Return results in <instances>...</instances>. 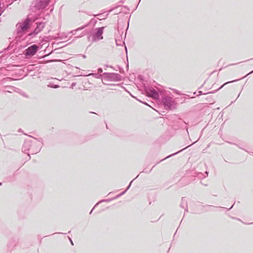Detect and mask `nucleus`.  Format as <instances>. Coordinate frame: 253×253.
Here are the masks:
<instances>
[{"mask_svg":"<svg viewBox=\"0 0 253 253\" xmlns=\"http://www.w3.org/2000/svg\"><path fill=\"white\" fill-rule=\"evenodd\" d=\"M42 142L41 140L33 137H30L26 139L22 147L23 152H28V156L30 154H34L38 153L42 147Z\"/></svg>","mask_w":253,"mask_h":253,"instance_id":"obj_1","label":"nucleus"},{"mask_svg":"<svg viewBox=\"0 0 253 253\" xmlns=\"http://www.w3.org/2000/svg\"><path fill=\"white\" fill-rule=\"evenodd\" d=\"M31 20L29 18L26 19L23 21L16 24V33L17 35L21 36L25 34L30 27Z\"/></svg>","mask_w":253,"mask_h":253,"instance_id":"obj_2","label":"nucleus"},{"mask_svg":"<svg viewBox=\"0 0 253 253\" xmlns=\"http://www.w3.org/2000/svg\"><path fill=\"white\" fill-rule=\"evenodd\" d=\"M162 102L166 109H172L176 107V103L171 96H164L162 98Z\"/></svg>","mask_w":253,"mask_h":253,"instance_id":"obj_3","label":"nucleus"},{"mask_svg":"<svg viewBox=\"0 0 253 253\" xmlns=\"http://www.w3.org/2000/svg\"><path fill=\"white\" fill-rule=\"evenodd\" d=\"M102 80L105 82H118L121 80V76L117 73H105L102 74Z\"/></svg>","mask_w":253,"mask_h":253,"instance_id":"obj_4","label":"nucleus"},{"mask_svg":"<svg viewBox=\"0 0 253 253\" xmlns=\"http://www.w3.org/2000/svg\"><path fill=\"white\" fill-rule=\"evenodd\" d=\"M104 29V27L97 28L94 29V33L92 34V37L93 39V41H98L103 39V37L102 36L103 33V30Z\"/></svg>","mask_w":253,"mask_h":253,"instance_id":"obj_5","label":"nucleus"},{"mask_svg":"<svg viewBox=\"0 0 253 253\" xmlns=\"http://www.w3.org/2000/svg\"><path fill=\"white\" fill-rule=\"evenodd\" d=\"M38 46L36 44H33L25 50V55L26 56H33L37 52Z\"/></svg>","mask_w":253,"mask_h":253,"instance_id":"obj_6","label":"nucleus"},{"mask_svg":"<svg viewBox=\"0 0 253 253\" xmlns=\"http://www.w3.org/2000/svg\"><path fill=\"white\" fill-rule=\"evenodd\" d=\"M50 0H37L35 7L38 9H43L48 4Z\"/></svg>","mask_w":253,"mask_h":253,"instance_id":"obj_7","label":"nucleus"},{"mask_svg":"<svg viewBox=\"0 0 253 253\" xmlns=\"http://www.w3.org/2000/svg\"><path fill=\"white\" fill-rule=\"evenodd\" d=\"M147 95L152 97L153 99H158L159 97L158 92L153 88H148L146 90Z\"/></svg>","mask_w":253,"mask_h":253,"instance_id":"obj_8","label":"nucleus"},{"mask_svg":"<svg viewBox=\"0 0 253 253\" xmlns=\"http://www.w3.org/2000/svg\"><path fill=\"white\" fill-rule=\"evenodd\" d=\"M44 23L42 22L37 23V27L34 30L33 33L30 34V36L32 35H36L40 33L44 27Z\"/></svg>","mask_w":253,"mask_h":253,"instance_id":"obj_9","label":"nucleus"},{"mask_svg":"<svg viewBox=\"0 0 253 253\" xmlns=\"http://www.w3.org/2000/svg\"><path fill=\"white\" fill-rule=\"evenodd\" d=\"M83 28L84 27L79 28L75 31H72L71 33L73 35H75L77 38L82 37L85 34V33L84 32H82L81 34H79V33H77V32L82 30Z\"/></svg>","mask_w":253,"mask_h":253,"instance_id":"obj_10","label":"nucleus"},{"mask_svg":"<svg viewBox=\"0 0 253 253\" xmlns=\"http://www.w3.org/2000/svg\"><path fill=\"white\" fill-rule=\"evenodd\" d=\"M87 76H93L96 79H100L101 77L102 78V75L98 73H90L87 75Z\"/></svg>","mask_w":253,"mask_h":253,"instance_id":"obj_11","label":"nucleus"},{"mask_svg":"<svg viewBox=\"0 0 253 253\" xmlns=\"http://www.w3.org/2000/svg\"><path fill=\"white\" fill-rule=\"evenodd\" d=\"M132 181H131L130 182V183H129V184L128 186L127 187V188H126V189L125 191L123 192L122 193H121V194H120L119 195H117L115 198H114V199L117 198H118V197H120L121 196H122V195H124V194L125 193V192H126V190H127L129 189V188L130 187V185H131V183H132Z\"/></svg>","mask_w":253,"mask_h":253,"instance_id":"obj_12","label":"nucleus"},{"mask_svg":"<svg viewBox=\"0 0 253 253\" xmlns=\"http://www.w3.org/2000/svg\"><path fill=\"white\" fill-rule=\"evenodd\" d=\"M186 148H187V147H186V148H184V149H182V150H180L179 151H178L177 152H176V153H174V154H171V155H169V156H168L166 157L165 158H164V159H163V160H161V161H160V162H162V161H163L164 160L167 159H168V158H169V157H171V156H174V155H176V154H178L179 152H180L182 151V150H183L184 149H186Z\"/></svg>","mask_w":253,"mask_h":253,"instance_id":"obj_13","label":"nucleus"},{"mask_svg":"<svg viewBox=\"0 0 253 253\" xmlns=\"http://www.w3.org/2000/svg\"><path fill=\"white\" fill-rule=\"evenodd\" d=\"M239 80V79H238V80H234V81H232L228 82L222 85H221L220 86V87H219L217 90H219V89L221 88L223 86H224L225 85H226V84H229V83H233V82H235L238 81Z\"/></svg>","mask_w":253,"mask_h":253,"instance_id":"obj_14","label":"nucleus"},{"mask_svg":"<svg viewBox=\"0 0 253 253\" xmlns=\"http://www.w3.org/2000/svg\"><path fill=\"white\" fill-rule=\"evenodd\" d=\"M122 43V41L121 40L116 39V43L117 45H121Z\"/></svg>","mask_w":253,"mask_h":253,"instance_id":"obj_15","label":"nucleus"},{"mask_svg":"<svg viewBox=\"0 0 253 253\" xmlns=\"http://www.w3.org/2000/svg\"><path fill=\"white\" fill-rule=\"evenodd\" d=\"M102 72H103V70H102V68H99V69H98V73H102Z\"/></svg>","mask_w":253,"mask_h":253,"instance_id":"obj_16","label":"nucleus"},{"mask_svg":"<svg viewBox=\"0 0 253 253\" xmlns=\"http://www.w3.org/2000/svg\"><path fill=\"white\" fill-rule=\"evenodd\" d=\"M111 200V199H108V200H102L100 202H109Z\"/></svg>","mask_w":253,"mask_h":253,"instance_id":"obj_17","label":"nucleus"},{"mask_svg":"<svg viewBox=\"0 0 253 253\" xmlns=\"http://www.w3.org/2000/svg\"><path fill=\"white\" fill-rule=\"evenodd\" d=\"M181 200H182V202H183V203L186 202V200H185V198H182Z\"/></svg>","mask_w":253,"mask_h":253,"instance_id":"obj_18","label":"nucleus"},{"mask_svg":"<svg viewBox=\"0 0 253 253\" xmlns=\"http://www.w3.org/2000/svg\"><path fill=\"white\" fill-rule=\"evenodd\" d=\"M59 87V86L58 85H54L53 87V88H58Z\"/></svg>","mask_w":253,"mask_h":253,"instance_id":"obj_19","label":"nucleus"},{"mask_svg":"<svg viewBox=\"0 0 253 253\" xmlns=\"http://www.w3.org/2000/svg\"><path fill=\"white\" fill-rule=\"evenodd\" d=\"M198 93H199L200 95L202 94V92L201 91H199Z\"/></svg>","mask_w":253,"mask_h":253,"instance_id":"obj_20","label":"nucleus"},{"mask_svg":"<svg viewBox=\"0 0 253 253\" xmlns=\"http://www.w3.org/2000/svg\"><path fill=\"white\" fill-rule=\"evenodd\" d=\"M83 56V57L84 58H86V56H85V55H83V56Z\"/></svg>","mask_w":253,"mask_h":253,"instance_id":"obj_21","label":"nucleus"},{"mask_svg":"<svg viewBox=\"0 0 253 253\" xmlns=\"http://www.w3.org/2000/svg\"><path fill=\"white\" fill-rule=\"evenodd\" d=\"M70 241H71V243L72 245H73V243L72 241L71 240V239H70Z\"/></svg>","mask_w":253,"mask_h":253,"instance_id":"obj_22","label":"nucleus"},{"mask_svg":"<svg viewBox=\"0 0 253 253\" xmlns=\"http://www.w3.org/2000/svg\"><path fill=\"white\" fill-rule=\"evenodd\" d=\"M206 174H207V175L208 176V171H206Z\"/></svg>","mask_w":253,"mask_h":253,"instance_id":"obj_23","label":"nucleus"},{"mask_svg":"<svg viewBox=\"0 0 253 253\" xmlns=\"http://www.w3.org/2000/svg\"><path fill=\"white\" fill-rule=\"evenodd\" d=\"M233 205H232V206L231 207V208L229 209V210L233 208Z\"/></svg>","mask_w":253,"mask_h":253,"instance_id":"obj_24","label":"nucleus"},{"mask_svg":"<svg viewBox=\"0 0 253 253\" xmlns=\"http://www.w3.org/2000/svg\"><path fill=\"white\" fill-rule=\"evenodd\" d=\"M175 92H176V93H177V94H180L178 91H175Z\"/></svg>","mask_w":253,"mask_h":253,"instance_id":"obj_25","label":"nucleus"},{"mask_svg":"<svg viewBox=\"0 0 253 253\" xmlns=\"http://www.w3.org/2000/svg\"><path fill=\"white\" fill-rule=\"evenodd\" d=\"M252 73H253V70L252 72H251L250 73H249L248 74H251Z\"/></svg>","mask_w":253,"mask_h":253,"instance_id":"obj_26","label":"nucleus"},{"mask_svg":"<svg viewBox=\"0 0 253 253\" xmlns=\"http://www.w3.org/2000/svg\"><path fill=\"white\" fill-rule=\"evenodd\" d=\"M75 83L72 84V86H75Z\"/></svg>","mask_w":253,"mask_h":253,"instance_id":"obj_27","label":"nucleus"},{"mask_svg":"<svg viewBox=\"0 0 253 253\" xmlns=\"http://www.w3.org/2000/svg\"><path fill=\"white\" fill-rule=\"evenodd\" d=\"M92 211H93V209L90 211V212L89 213L90 214L92 213Z\"/></svg>","mask_w":253,"mask_h":253,"instance_id":"obj_28","label":"nucleus"},{"mask_svg":"<svg viewBox=\"0 0 253 253\" xmlns=\"http://www.w3.org/2000/svg\"><path fill=\"white\" fill-rule=\"evenodd\" d=\"M1 14H2V12H1V11H0V16L1 15Z\"/></svg>","mask_w":253,"mask_h":253,"instance_id":"obj_29","label":"nucleus"},{"mask_svg":"<svg viewBox=\"0 0 253 253\" xmlns=\"http://www.w3.org/2000/svg\"><path fill=\"white\" fill-rule=\"evenodd\" d=\"M237 219L238 220H240V221H241V220H240L239 218H237Z\"/></svg>","mask_w":253,"mask_h":253,"instance_id":"obj_30","label":"nucleus"},{"mask_svg":"<svg viewBox=\"0 0 253 253\" xmlns=\"http://www.w3.org/2000/svg\"><path fill=\"white\" fill-rule=\"evenodd\" d=\"M1 184H2L1 183H0V185H1Z\"/></svg>","mask_w":253,"mask_h":253,"instance_id":"obj_31","label":"nucleus"}]
</instances>
